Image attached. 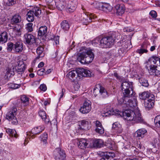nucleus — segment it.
Listing matches in <instances>:
<instances>
[{
    "label": "nucleus",
    "instance_id": "4d7b16f0",
    "mask_svg": "<svg viewBox=\"0 0 160 160\" xmlns=\"http://www.w3.org/2000/svg\"><path fill=\"white\" fill-rule=\"evenodd\" d=\"M150 14L153 18H155L157 16L156 12L155 11H152L150 12Z\"/></svg>",
    "mask_w": 160,
    "mask_h": 160
},
{
    "label": "nucleus",
    "instance_id": "5701e85b",
    "mask_svg": "<svg viewBox=\"0 0 160 160\" xmlns=\"http://www.w3.org/2000/svg\"><path fill=\"white\" fill-rule=\"evenodd\" d=\"M23 49L22 44L20 42H16L14 44V50L16 52H21Z\"/></svg>",
    "mask_w": 160,
    "mask_h": 160
},
{
    "label": "nucleus",
    "instance_id": "3c124183",
    "mask_svg": "<svg viewBox=\"0 0 160 160\" xmlns=\"http://www.w3.org/2000/svg\"><path fill=\"white\" fill-rule=\"evenodd\" d=\"M104 116H107L108 115H113L114 114V111L112 110H108L107 112L104 113Z\"/></svg>",
    "mask_w": 160,
    "mask_h": 160
},
{
    "label": "nucleus",
    "instance_id": "c756f323",
    "mask_svg": "<svg viewBox=\"0 0 160 160\" xmlns=\"http://www.w3.org/2000/svg\"><path fill=\"white\" fill-rule=\"evenodd\" d=\"M47 28L46 26L41 27L38 31V35L40 36L45 35L47 32Z\"/></svg>",
    "mask_w": 160,
    "mask_h": 160
},
{
    "label": "nucleus",
    "instance_id": "4468645a",
    "mask_svg": "<svg viewBox=\"0 0 160 160\" xmlns=\"http://www.w3.org/2000/svg\"><path fill=\"white\" fill-rule=\"evenodd\" d=\"M15 61H12V62L15 63L16 66L14 67V70L19 73L23 72L25 69L26 65L24 64L23 61H18L17 62Z\"/></svg>",
    "mask_w": 160,
    "mask_h": 160
},
{
    "label": "nucleus",
    "instance_id": "bb28decb",
    "mask_svg": "<svg viewBox=\"0 0 160 160\" xmlns=\"http://www.w3.org/2000/svg\"><path fill=\"white\" fill-rule=\"evenodd\" d=\"M21 17L18 14H15L11 19V23L12 24L20 22L21 21Z\"/></svg>",
    "mask_w": 160,
    "mask_h": 160
},
{
    "label": "nucleus",
    "instance_id": "f03ea898",
    "mask_svg": "<svg viewBox=\"0 0 160 160\" xmlns=\"http://www.w3.org/2000/svg\"><path fill=\"white\" fill-rule=\"evenodd\" d=\"M116 33H113L110 35L102 38L100 40V46L102 48H110L114 44L117 38Z\"/></svg>",
    "mask_w": 160,
    "mask_h": 160
},
{
    "label": "nucleus",
    "instance_id": "393cba45",
    "mask_svg": "<svg viewBox=\"0 0 160 160\" xmlns=\"http://www.w3.org/2000/svg\"><path fill=\"white\" fill-rule=\"evenodd\" d=\"M24 37L27 43H32L35 42L34 37L31 34H26L24 35Z\"/></svg>",
    "mask_w": 160,
    "mask_h": 160
},
{
    "label": "nucleus",
    "instance_id": "a211bd4d",
    "mask_svg": "<svg viewBox=\"0 0 160 160\" xmlns=\"http://www.w3.org/2000/svg\"><path fill=\"white\" fill-rule=\"evenodd\" d=\"M103 145L102 141L100 139H97L90 140V145L89 146H93L94 147L100 148Z\"/></svg>",
    "mask_w": 160,
    "mask_h": 160
},
{
    "label": "nucleus",
    "instance_id": "f8f14e48",
    "mask_svg": "<svg viewBox=\"0 0 160 160\" xmlns=\"http://www.w3.org/2000/svg\"><path fill=\"white\" fill-rule=\"evenodd\" d=\"M44 128L45 127L43 126L35 127L32 129L31 132L27 133V139H28V138L30 139V137H32V138H33L34 137V136L39 134L43 130Z\"/></svg>",
    "mask_w": 160,
    "mask_h": 160
},
{
    "label": "nucleus",
    "instance_id": "13d9d810",
    "mask_svg": "<svg viewBox=\"0 0 160 160\" xmlns=\"http://www.w3.org/2000/svg\"><path fill=\"white\" fill-rule=\"evenodd\" d=\"M39 88L41 90L43 91H46L47 89L46 85L44 84L41 85L40 86Z\"/></svg>",
    "mask_w": 160,
    "mask_h": 160
},
{
    "label": "nucleus",
    "instance_id": "f704fd0d",
    "mask_svg": "<svg viewBox=\"0 0 160 160\" xmlns=\"http://www.w3.org/2000/svg\"><path fill=\"white\" fill-rule=\"evenodd\" d=\"M21 99L22 103L24 106H27L29 104V98L26 96L25 95L22 96Z\"/></svg>",
    "mask_w": 160,
    "mask_h": 160
},
{
    "label": "nucleus",
    "instance_id": "37998d69",
    "mask_svg": "<svg viewBox=\"0 0 160 160\" xmlns=\"http://www.w3.org/2000/svg\"><path fill=\"white\" fill-rule=\"evenodd\" d=\"M139 82L142 86L145 87H147L148 86L149 84L148 81L143 78H140L139 80Z\"/></svg>",
    "mask_w": 160,
    "mask_h": 160
},
{
    "label": "nucleus",
    "instance_id": "79ce46f5",
    "mask_svg": "<svg viewBox=\"0 0 160 160\" xmlns=\"http://www.w3.org/2000/svg\"><path fill=\"white\" fill-rule=\"evenodd\" d=\"M154 122L156 127L160 128V115L155 117L154 120Z\"/></svg>",
    "mask_w": 160,
    "mask_h": 160
},
{
    "label": "nucleus",
    "instance_id": "b1692460",
    "mask_svg": "<svg viewBox=\"0 0 160 160\" xmlns=\"http://www.w3.org/2000/svg\"><path fill=\"white\" fill-rule=\"evenodd\" d=\"M115 8L117 10V13L119 15H121L124 12L125 7L123 5L118 4L116 5Z\"/></svg>",
    "mask_w": 160,
    "mask_h": 160
},
{
    "label": "nucleus",
    "instance_id": "69168bd1",
    "mask_svg": "<svg viewBox=\"0 0 160 160\" xmlns=\"http://www.w3.org/2000/svg\"><path fill=\"white\" fill-rule=\"evenodd\" d=\"M20 58L22 60H26L27 59V56L24 54L21 55Z\"/></svg>",
    "mask_w": 160,
    "mask_h": 160
},
{
    "label": "nucleus",
    "instance_id": "a18cd8bd",
    "mask_svg": "<svg viewBox=\"0 0 160 160\" xmlns=\"http://www.w3.org/2000/svg\"><path fill=\"white\" fill-rule=\"evenodd\" d=\"M33 24L32 23H29L26 25V28L28 32H31L33 31Z\"/></svg>",
    "mask_w": 160,
    "mask_h": 160
},
{
    "label": "nucleus",
    "instance_id": "338daca9",
    "mask_svg": "<svg viewBox=\"0 0 160 160\" xmlns=\"http://www.w3.org/2000/svg\"><path fill=\"white\" fill-rule=\"evenodd\" d=\"M54 39L55 40V42L56 44H59V37L58 36H57L56 37H54Z\"/></svg>",
    "mask_w": 160,
    "mask_h": 160
},
{
    "label": "nucleus",
    "instance_id": "0eeeda50",
    "mask_svg": "<svg viewBox=\"0 0 160 160\" xmlns=\"http://www.w3.org/2000/svg\"><path fill=\"white\" fill-rule=\"evenodd\" d=\"M153 61L154 63H157V65H151L150 66V69L148 72L151 74H154L157 76L160 75V61Z\"/></svg>",
    "mask_w": 160,
    "mask_h": 160
},
{
    "label": "nucleus",
    "instance_id": "1a4fd4ad",
    "mask_svg": "<svg viewBox=\"0 0 160 160\" xmlns=\"http://www.w3.org/2000/svg\"><path fill=\"white\" fill-rule=\"evenodd\" d=\"M54 154L56 160H65V152L61 148H56L54 151Z\"/></svg>",
    "mask_w": 160,
    "mask_h": 160
},
{
    "label": "nucleus",
    "instance_id": "7c9ffc66",
    "mask_svg": "<svg viewBox=\"0 0 160 160\" xmlns=\"http://www.w3.org/2000/svg\"><path fill=\"white\" fill-rule=\"evenodd\" d=\"M66 77L72 80L77 78V74L75 70H72L69 72L66 76Z\"/></svg>",
    "mask_w": 160,
    "mask_h": 160
},
{
    "label": "nucleus",
    "instance_id": "c03bdc74",
    "mask_svg": "<svg viewBox=\"0 0 160 160\" xmlns=\"http://www.w3.org/2000/svg\"><path fill=\"white\" fill-rule=\"evenodd\" d=\"M40 138L42 139V141L43 142V144H46L47 142V140L48 138V134L47 133H44L41 136Z\"/></svg>",
    "mask_w": 160,
    "mask_h": 160
},
{
    "label": "nucleus",
    "instance_id": "423d86ee",
    "mask_svg": "<svg viewBox=\"0 0 160 160\" xmlns=\"http://www.w3.org/2000/svg\"><path fill=\"white\" fill-rule=\"evenodd\" d=\"M81 8L83 11V13L82 14L81 20L84 24L87 25L89 22H92L91 20L92 18V16L91 13L87 12H85L86 10L83 6L82 5Z\"/></svg>",
    "mask_w": 160,
    "mask_h": 160
},
{
    "label": "nucleus",
    "instance_id": "72a5a7b5",
    "mask_svg": "<svg viewBox=\"0 0 160 160\" xmlns=\"http://www.w3.org/2000/svg\"><path fill=\"white\" fill-rule=\"evenodd\" d=\"M38 114L42 119L45 121V122H48V119L47 118L45 112L42 110H40L38 112Z\"/></svg>",
    "mask_w": 160,
    "mask_h": 160
},
{
    "label": "nucleus",
    "instance_id": "58836bf2",
    "mask_svg": "<svg viewBox=\"0 0 160 160\" xmlns=\"http://www.w3.org/2000/svg\"><path fill=\"white\" fill-rule=\"evenodd\" d=\"M128 97H126L124 95L123 97L120 98L118 101V104H124L126 106Z\"/></svg>",
    "mask_w": 160,
    "mask_h": 160
},
{
    "label": "nucleus",
    "instance_id": "cd10ccee",
    "mask_svg": "<svg viewBox=\"0 0 160 160\" xmlns=\"http://www.w3.org/2000/svg\"><path fill=\"white\" fill-rule=\"evenodd\" d=\"M8 36L6 32H4L0 35V43H3L6 42L8 39Z\"/></svg>",
    "mask_w": 160,
    "mask_h": 160
},
{
    "label": "nucleus",
    "instance_id": "20e7f679",
    "mask_svg": "<svg viewBox=\"0 0 160 160\" xmlns=\"http://www.w3.org/2000/svg\"><path fill=\"white\" fill-rule=\"evenodd\" d=\"M83 48L82 51L80 50V51H82V52L78 53L77 54V60H83L88 56L89 57L90 59L93 60L94 58V55L92 50L89 48Z\"/></svg>",
    "mask_w": 160,
    "mask_h": 160
},
{
    "label": "nucleus",
    "instance_id": "de8ad7c7",
    "mask_svg": "<svg viewBox=\"0 0 160 160\" xmlns=\"http://www.w3.org/2000/svg\"><path fill=\"white\" fill-rule=\"evenodd\" d=\"M14 44L13 43L11 42L8 43L7 49L8 51L11 52L13 49H14Z\"/></svg>",
    "mask_w": 160,
    "mask_h": 160
},
{
    "label": "nucleus",
    "instance_id": "4be33fe9",
    "mask_svg": "<svg viewBox=\"0 0 160 160\" xmlns=\"http://www.w3.org/2000/svg\"><path fill=\"white\" fill-rule=\"evenodd\" d=\"M139 98L145 101L151 98L154 97L153 94H150L148 92H144L139 94Z\"/></svg>",
    "mask_w": 160,
    "mask_h": 160
},
{
    "label": "nucleus",
    "instance_id": "7ed1b4c3",
    "mask_svg": "<svg viewBox=\"0 0 160 160\" xmlns=\"http://www.w3.org/2000/svg\"><path fill=\"white\" fill-rule=\"evenodd\" d=\"M123 95L126 97H131L133 93V82L129 81H123L121 85Z\"/></svg>",
    "mask_w": 160,
    "mask_h": 160
},
{
    "label": "nucleus",
    "instance_id": "2f4dec72",
    "mask_svg": "<svg viewBox=\"0 0 160 160\" xmlns=\"http://www.w3.org/2000/svg\"><path fill=\"white\" fill-rule=\"evenodd\" d=\"M62 28L64 31H68L70 28L68 22L66 20L63 21L61 24Z\"/></svg>",
    "mask_w": 160,
    "mask_h": 160
},
{
    "label": "nucleus",
    "instance_id": "ddd939ff",
    "mask_svg": "<svg viewBox=\"0 0 160 160\" xmlns=\"http://www.w3.org/2000/svg\"><path fill=\"white\" fill-rule=\"evenodd\" d=\"M76 71L78 77H90L93 75L90 71L83 68H78Z\"/></svg>",
    "mask_w": 160,
    "mask_h": 160
},
{
    "label": "nucleus",
    "instance_id": "c85d7f7f",
    "mask_svg": "<svg viewBox=\"0 0 160 160\" xmlns=\"http://www.w3.org/2000/svg\"><path fill=\"white\" fill-rule=\"evenodd\" d=\"M31 10L34 13V15L37 17H39L41 13V9L38 7H33Z\"/></svg>",
    "mask_w": 160,
    "mask_h": 160
},
{
    "label": "nucleus",
    "instance_id": "052dcab7",
    "mask_svg": "<svg viewBox=\"0 0 160 160\" xmlns=\"http://www.w3.org/2000/svg\"><path fill=\"white\" fill-rule=\"evenodd\" d=\"M102 127L101 123L99 121L95 122V128Z\"/></svg>",
    "mask_w": 160,
    "mask_h": 160
},
{
    "label": "nucleus",
    "instance_id": "bf43d9fd",
    "mask_svg": "<svg viewBox=\"0 0 160 160\" xmlns=\"http://www.w3.org/2000/svg\"><path fill=\"white\" fill-rule=\"evenodd\" d=\"M82 64L83 65H88L92 62V61H78Z\"/></svg>",
    "mask_w": 160,
    "mask_h": 160
},
{
    "label": "nucleus",
    "instance_id": "6e6552de",
    "mask_svg": "<svg viewBox=\"0 0 160 160\" xmlns=\"http://www.w3.org/2000/svg\"><path fill=\"white\" fill-rule=\"evenodd\" d=\"M15 66H16L15 63L12 62L9 63L8 67L6 69V72L4 76L5 79H8L14 75Z\"/></svg>",
    "mask_w": 160,
    "mask_h": 160
},
{
    "label": "nucleus",
    "instance_id": "e2e57ef3",
    "mask_svg": "<svg viewBox=\"0 0 160 160\" xmlns=\"http://www.w3.org/2000/svg\"><path fill=\"white\" fill-rule=\"evenodd\" d=\"M108 156L111 159L115 157V155L114 153L108 152Z\"/></svg>",
    "mask_w": 160,
    "mask_h": 160
},
{
    "label": "nucleus",
    "instance_id": "864d4df0",
    "mask_svg": "<svg viewBox=\"0 0 160 160\" xmlns=\"http://www.w3.org/2000/svg\"><path fill=\"white\" fill-rule=\"evenodd\" d=\"M45 71V70L44 68L40 69L37 71V74L39 75H42Z\"/></svg>",
    "mask_w": 160,
    "mask_h": 160
},
{
    "label": "nucleus",
    "instance_id": "2eb2a0df",
    "mask_svg": "<svg viewBox=\"0 0 160 160\" xmlns=\"http://www.w3.org/2000/svg\"><path fill=\"white\" fill-rule=\"evenodd\" d=\"M77 0H72L70 1L67 6V12L71 13L74 12L77 8Z\"/></svg>",
    "mask_w": 160,
    "mask_h": 160
},
{
    "label": "nucleus",
    "instance_id": "9b49d317",
    "mask_svg": "<svg viewBox=\"0 0 160 160\" xmlns=\"http://www.w3.org/2000/svg\"><path fill=\"white\" fill-rule=\"evenodd\" d=\"M99 92V94L102 96L103 98L107 97L108 96V93L105 88L100 84L96 86L93 90V93L95 96L97 95V92Z\"/></svg>",
    "mask_w": 160,
    "mask_h": 160
},
{
    "label": "nucleus",
    "instance_id": "f3484780",
    "mask_svg": "<svg viewBox=\"0 0 160 160\" xmlns=\"http://www.w3.org/2000/svg\"><path fill=\"white\" fill-rule=\"evenodd\" d=\"M78 144L79 148L81 149H84L86 147H89V145H90V141L82 138L79 140Z\"/></svg>",
    "mask_w": 160,
    "mask_h": 160
},
{
    "label": "nucleus",
    "instance_id": "6e6d98bb",
    "mask_svg": "<svg viewBox=\"0 0 160 160\" xmlns=\"http://www.w3.org/2000/svg\"><path fill=\"white\" fill-rule=\"evenodd\" d=\"M151 60H160V57L158 55H154L152 56L150 59Z\"/></svg>",
    "mask_w": 160,
    "mask_h": 160
},
{
    "label": "nucleus",
    "instance_id": "ea45409f",
    "mask_svg": "<svg viewBox=\"0 0 160 160\" xmlns=\"http://www.w3.org/2000/svg\"><path fill=\"white\" fill-rule=\"evenodd\" d=\"M21 86V84H17L13 83H10L7 84V87L9 88L13 89H16L19 88Z\"/></svg>",
    "mask_w": 160,
    "mask_h": 160
},
{
    "label": "nucleus",
    "instance_id": "49530a36",
    "mask_svg": "<svg viewBox=\"0 0 160 160\" xmlns=\"http://www.w3.org/2000/svg\"><path fill=\"white\" fill-rule=\"evenodd\" d=\"M95 131L101 134L104 133V131L103 127L95 128Z\"/></svg>",
    "mask_w": 160,
    "mask_h": 160
},
{
    "label": "nucleus",
    "instance_id": "4c0bfd02",
    "mask_svg": "<svg viewBox=\"0 0 160 160\" xmlns=\"http://www.w3.org/2000/svg\"><path fill=\"white\" fill-rule=\"evenodd\" d=\"M6 132L10 135H11L12 137L14 136L15 138L17 137L16 135V132L15 130L10 128H7L6 129Z\"/></svg>",
    "mask_w": 160,
    "mask_h": 160
},
{
    "label": "nucleus",
    "instance_id": "5fc2aeb1",
    "mask_svg": "<svg viewBox=\"0 0 160 160\" xmlns=\"http://www.w3.org/2000/svg\"><path fill=\"white\" fill-rule=\"evenodd\" d=\"M13 32L17 35L19 36L21 35V31L20 29H14Z\"/></svg>",
    "mask_w": 160,
    "mask_h": 160
},
{
    "label": "nucleus",
    "instance_id": "39448f33",
    "mask_svg": "<svg viewBox=\"0 0 160 160\" xmlns=\"http://www.w3.org/2000/svg\"><path fill=\"white\" fill-rule=\"evenodd\" d=\"M17 109L16 108H12L6 114V118L9 121L12 120V123L16 124L18 123V121L16 117L17 114Z\"/></svg>",
    "mask_w": 160,
    "mask_h": 160
},
{
    "label": "nucleus",
    "instance_id": "dca6fc26",
    "mask_svg": "<svg viewBox=\"0 0 160 160\" xmlns=\"http://www.w3.org/2000/svg\"><path fill=\"white\" fill-rule=\"evenodd\" d=\"M112 134L116 133H121L122 132V129L121 125L118 122H115L112 125Z\"/></svg>",
    "mask_w": 160,
    "mask_h": 160
},
{
    "label": "nucleus",
    "instance_id": "09e8293b",
    "mask_svg": "<svg viewBox=\"0 0 160 160\" xmlns=\"http://www.w3.org/2000/svg\"><path fill=\"white\" fill-rule=\"evenodd\" d=\"M80 87L79 83L77 82H75L73 84V88L74 91H77Z\"/></svg>",
    "mask_w": 160,
    "mask_h": 160
},
{
    "label": "nucleus",
    "instance_id": "8fccbe9b",
    "mask_svg": "<svg viewBox=\"0 0 160 160\" xmlns=\"http://www.w3.org/2000/svg\"><path fill=\"white\" fill-rule=\"evenodd\" d=\"M136 52L137 53L140 54H142L144 53H147L148 51L147 49H143L140 48L139 49H137Z\"/></svg>",
    "mask_w": 160,
    "mask_h": 160
},
{
    "label": "nucleus",
    "instance_id": "473e14b6",
    "mask_svg": "<svg viewBox=\"0 0 160 160\" xmlns=\"http://www.w3.org/2000/svg\"><path fill=\"white\" fill-rule=\"evenodd\" d=\"M34 14L31 10H29L27 14V20L29 22H32L34 21Z\"/></svg>",
    "mask_w": 160,
    "mask_h": 160
},
{
    "label": "nucleus",
    "instance_id": "f257e3e1",
    "mask_svg": "<svg viewBox=\"0 0 160 160\" xmlns=\"http://www.w3.org/2000/svg\"><path fill=\"white\" fill-rule=\"evenodd\" d=\"M129 98L126 107H129L130 109L120 112V113H119L120 112L118 110H116L118 114H120L124 119L128 121H133L138 123H144L145 122L137 107V100L135 98L130 99Z\"/></svg>",
    "mask_w": 160,
    "mask_h": 160
},
{
    "label": "nucleus",
    "instance_id": "6ab92c4d",
    "mask_svg": "<svg viewBox=\"0 0 160 160\" xmlns=\"http://www.w3.org/2000/svg\"><path fill=\"white\" fill-rule=\"evenodd\" d=\"M154 97L151 98L144 101V105L148 110L151 108L154 105Z\"/></svg>",
    "mask_w": 160,
    "mask_h": 160
},
{
    "label": "nucleus",
    "instance_id": "a878e982",
    "mask_svg": "<svg viewBox=\"0 0 160 160\" xmlns=\"http://www.w3.org/2000/svg\"><path fill=\"white\" fill-rule=\"evenodd\" d=\"M112 8L109 4L103 3L102 5L101 10L106 12H110L112 9Z\"/></svg>",
    "mask_w": 160,
    "mask_h": 160
},
{
    "label": "nucleus",
    "instance_id": "680f3d73",
    "mask_svg": "<svg viewBox=\"0 0 160 160\" xmlns=\"http://www.w3.org/2000/svg\"><path fill=\"white\" fill-rule=\"evenodd\" d=\"M124 32H130L133 31V29L130 27H127L123 29Z\"/></svg>",
    "mask_w": 160,
    "mask_h": 160
},
{
    "label": "nucleus",
    "instance_id": "aec40b11",
    "mask_svg": "<svg viewBox=\"0 0 160 160\" xmlns=\"http://www.w3.org/2000/svg\"><path fill=\"white\" fill-rule=\"evenodd\" d=\"M55 3L56 7L60 10L64 9L66 5L65 0H55Z\"/></svg>",
    "mask_w": 160,
    "mask_h": 160
},
{
    "label": "nucleus",
    "instance_id": "0e129e2a",
    "mask_svg": "<svg viewBox=\"0 0 160 160\" xmlns=\"http://www.w3.org/2000/svg\"><path fill=\"white\" fill-rule=\"evenodd\" d=\"M147 45L146 43L144 42L141 46V49H147Z\"/></svg>",
    "mask_w": 160,
    "mask_h": 160
},
{
    "label": "nucleus",
    "instance_id": "412c9836",
    "mask_svg": "<svg viewBox=\"0 0 160 160\" xmlns=\"http://www.w3.org/2000/svg\"><path fill=\"white\" fill-rule=\"evenodd\" d=\"M147 131L144 128H141L137 130L134 133V135L136 137L140 139L143 138L147 132Z\"/></svg>",
    "mask_w": 160,
    "mask_h": 160
},
{
    "label": "nucleus",
    "instance_id": "c9c22d12",
    "mask_svg": "<svg viewBox=\"0 0 160 160\" xmlns=\"http://www.w3.org/2000/svg\"><path fill=\"white\" fill-rule=\"evenodd\" d=\"M89 122L85 120L81 121V125L79 126V129H85L89 124Z\"/></svg>",
    "mask_w": 160,
    "mask_h": 160
},
{
    "label": "nucleus",
    "instance_id": "e433bc0d",
    "mask_svg": "<svg viewBox=\"0 0 160 160\" xmlns=\"http://www.w3.org/2000/svg\"><path fill=\"white\" fill-rule=\"evenodd\" d=\"M44 50V48L42 47H38L37 49V53L38 54V56L36 58V59H38L41 58L40 55L42 56L41 57H42L43 55L42 54V52Z\"/></svg>",
    "mask_w": 160,
    "mask_h": 160
},
{
    "label": "nucleus",
    "instance_id": "a19ab883",
    "mask_svg": "<svg viewBox=\"0 0 160 160\" xmlns=\"http://www.w3.org/2000/svg\"><path fill=\"white\" fill-rule=\"evenodd\" d=\"M103 3L97 1H95L93 3V5L95 8L101 10Z\"/></svg>",
    "mask_w": 160,
    "mask_h": 160
},
{
    "label": "nucleus",
    "instance_id": "603ef678",
    "mask_svg": "<svg viewBox=\"0 0 160 160\" xmlns=\"http://www.w3.org/2000/svg\"><path fill=\"white\" fill-rule=\"evenodd\" d=\"M16 3L15 0H8L6 4L8 6H11L14 4Z\"/></svg>",
    "mask_w": 160,
    "mask_h": 160
},
{
    "label": "nucleus",
    "instance_id": "774afa93",
    "mask_svg": "<svg viewBox=\"0 0 160 160\" xmlns=\"http://www.w3.org/2000/svg\"><path fill=\"white\" fill-rule=\"evenodd\" d=\"M138 148L137 149L140 152H142V150H143V148L139 144L138 146Z\"/></svg>",
    "mask_w": 160,
    "mask_h": 160
},
{
    "label": "nucleus",
    "instance_id": "9d476101",
    "mask_svg": "<svg viewBox=\"0 0 160 160\" xmlns=\"http://www.w3.org/2000/svg\"><path fill=\"white\" fill-rule=\"evenodd\" d=\"M91 103L89 100L85 101L79 109L80 112L83 114H87L89 112L92 108Z\"/></svg>",
    "mask_w": 160,
    "mask_h": 160
}]
</instances>
